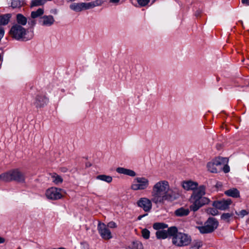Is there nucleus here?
<instances>
[{"label":"nucleus","mask_w":249,"mask_h":249,"mask_svg":"<svg viewBox=\"0 0 249 249\" xmlns=\"http://www.w3.org/2000/svg\"><path fill=\"white\" fill-rule=\"evenodd\" d=\"M232 214L229 213H224L221 216V218L226 221H229V219L232 216Z\"/></svg>","instance_id":"obj_36"},{"label":"nucleus","mask_w":249,"mask_h":249,"mask_svg":"<svg viewBox=\"0 0 249 249\" xmlns=\"http://www.w3.org/2000/svg\"><path fill=\"white\" fill-rule=\"evenodd\" d=\"M120 0H110V2L113 3H118Z\"/></svg>","instance_id":"obj_43"},{"label":"nucleus","mask_w":249,"mask_h":249,"mask_svg":"<svg viewBox=\"0 0 249 249\" xmlns=\"http://www.w3.org/2000/svg\"><path fill=\"white\" fill-rule=\"evenodd\" d=\"M152 197L151 199L144 197L140 198L137 203L138 206L142 208L144 212H148L152 209Z\"/></svg>","instance_id":"obj_11"},{"label":"nucleus","mask_w":249,"mask_h":249,"mask_svg":"<svg viewBox=\"0 0 249 249\" xmlns=\"http://www.w3.org/2000/svg\"><path fill=\"white\" fill-rule=\"evenodd\" d=\"M227 163L228 162L222 164V171H223V172L225 173H227L230 171V167L227 164Z\"/></svg>","instance_id":"obj_38"},{"label":"nucleus","mask_w":249,"mask_h":249,"mask_svg":"<svg viewBox=\"0 0 249 249\" xmlns=\"http://www.w3.org/2000/svg\"><path fill=\"white\" fill-rule=\"evenodd\" d=\"M17 21L18 25H25L27 22V18L21 14L17 15Z\"/></svg>","instance_id":"obj_22"},{"label":"nucleus","mask_w":249,"mask_h":249,"mask_svg":"<svg viewBox=\"0 0 249 249\" xmlns=\"http://www.w3.org/2000/svg\"><path fill=\"white\" fill-rule=\"evenodd\" d=\"M70 0V1H75V0Z\"/></svg>","instance_id":"obj_48"},{"label":"nucleus","mask_w":249,"mask_h":249,"mask_svg":"<svg viewBox=\"0 0 249 249\" xmlns=\"http://www.w3.org/2000/svg\"><path fill=\"white\" fill-rule=\"evenodd\" d=\"M206 194V187L204 185L198 186L197 188L193 191L190 197V201H192L201 196H203Z\"/></svg>","instance_id":"obj_15"},{"label":"nucleus","mask_w":249,"mask_h":249,"mask_svg":"<svg viewBox=\"0 0 249 249\" xmlns=\"http://www.w3.org/2000/svg\"><path fill=\"white\" fill-rule=\"evenodd\" d=\"M65 249L64 248H58V249Z\"/></svg>","instance_id":"obj_47"},{"label":"nucleus","mask_w":249,"mask_h":249,"mask_svg":"<svg viewBox=\"0 0 249 249\" xmlns=\"http://www.w3.org/2000/svg\"><path fill=\"white\" fill-rule=\"evenodd\" d=\"M53 182L55 184L61 183L63 182V178L56 173H53L50 174Z\"/></svg>","instance_id":"obj_25"},{"label":"nucleus","mask_w":249,"mask_h":249,"mask_svg":"<svg viewBox=\"0 0 249 249\" xmlns=\"http://www.w3.org/2000/svg\"><path fill=\"white\" fill-rule=\"evenodd\" d=\"M31 24L32 25H35V21H34V20L31 21Z\"/></svg>","instance_id":"obj_45"},{"label":"nucleus","mask_w":249,"mask_h":249,"mask_svg":"<svg viewBox=\"0 0 249 249\" xmlns=\"http://www.w3.org/2000/svg\"><path fill=\"white\" fill-rule=\"evenodd\" d=\"M145 215H140L139 217H138V219H141L142 217H143Z\"/></svg>","instance_id":"obj_46"},{"label":"nucleus","mask_w":249,"mask_h":249,"mask_svg":"<svg viewBox=\"0 0 249 249\" xmlns=\"http://www.w3.org/2000/svg\"><path fill=\"white\" fill-rule=\"evenodd\" d=\"M218 222L215 218H209L205 222L204 226L198 227L199 231L202 233H207L213 231L217 228Z\"/></svg>","instance_id":"obj_6"},{"label":"nucleus","mask_w":249,"mask_h":249,"mask_svg":"<svg viewBox=\"0 0 249 249\" xmlns=\"http://www.w3.org/2000/svg\"><path fill=\"white\" fill-rule=\"evenodd\" d=\"M248 221H249V218L248 219Z\"/></svg>","instance_id":"obj_49"},{"label":"nucleus","mask_w":249,"mask_h":249,"mask_svg":"<svg viewBox=\"0 0 249 249\" xmlns=\"http://www.w3.org/2000/svg\"><path fill=\"white\" fill-rule=\"evenodd\" d=\"M70 8L76 12L89 9L88 2L73 3L70 5Z\"/></svg>","instance_id":"obj_16"},{"label":"nucleus","mask_w":249,"mask_h":249,"mask_svg":"<svg viewBox=\"0 0 249 249\" xmlns=\"http://www.w3.org/2000/svg\"><path fill=\"white\" fill-rule=\"evenodd\" d=\"M48 99L42 94H37L34 99L33 104L37 108L42 107L47 105Z\"/></svg>","instance_id":"obj_12"},{"label":"nucleus","mask_w":249,"mask_h":249,"mask_svg":"<svg viewBox=\"0 0 249 249\" xmlns=\"http://www.w3.org/2000/svg\"><path fill=\"white\" fill-rule=\"evenodd\" d=\"M62 191L61 189L56 187H52L46 191V196L50 199H59L63 197V195L61 193Z\"/></svg>","instance_id":"obj_9"},{"label":"nucleus","mask_w":249,"mask_h":249,"mask_svg":"<svg viewBox=\"0 0 249 249\" xmlns=\"http://www.w3.org/2000/svg\"><path fill=\"white\" fill-rule=\"evenodd\" d=\"M202 245V242L200 241H196L193 243L190 249H199Z\"/></svg>","instance_id":"obj_34"},{"label":"nucleus","mask_w":249,"mask_h":249,"mask_svg":"<svg viewBox=\"0 0 249 249\" xmlns=\"http://www.w3.org/2000/svg\"><path fill=\"white\" fill-rule=\"evenodd\" d=\"M172 242L174 245L178 247L187 246L191 242V238L187 235L179 232L173 237Z\"/></svg>","instance_id":"obj_7"},{"label":"nucleus","mask_w":249,"mask_h":249,"mask_svg":"<svg viewBox=\"0 0 249 249\" xmlns=\"http://www.w3.org/2000/svg\"><path fill=\"white\" fill-rule=\"evenodd\" d=\"M97 229L103 239L108 240L112 238L111 231L104 223L99 222L98 224Z\"/></svg>","instance_id":"obj_10"},{"label":"nucleus","mask_w":249,"mask_h":249,"mask_svg":"<svg viewBox=\"0 0 249 249\" xmlns=\"http://www.w3.org/2000/svg\"><path fill=\"white\" fill-rule=\"evenodd\" d=\"M96 179L105 181L107 183H110L112 181V178L110 176L106 175H100L96 177Z\"/></svg>","instance_id":"obj_24"},{"label":"nucleus","mask_w":249,"mask_h":249,"mask_svg":"<svg viewBox=\"0 0 249 249\" xmlns=\"http://www.w3.org/2000/svg\"><path fill=\"white\" fill-rule=\"evenodd\" d=\"M231 199L226 200L223 199L221 201H215L213 202V206L216 209L220 210H225L229 208V206L231 204Z\"/></svg>","instance_id":"obj_13"},{"label":"nucleus","mask_w":249,"mask_h":249,"mask_svg":"<svg viewBox=\"0 0 249 249\" xmlns=\"http://www.w3.org/2000/svg\"><path fill=\"white\" fill-rule=\"evenodd\" d=\"M149 180L145 177L135 178L131 184V189L133 191L144 190L149 186Z\"/></svg>","instance_id":"obj_5"},{"label":"nucleus","mask_w":249,"mask_h":249,"mask_svg":"<svg viewBox=\"0 0 249 249\" xmlns=\"http://www.w3.org/2000/svg\"><path fill=\"white\" fill-rule=\"evenodd\" d=\"M44 13V9L39 8L36 11H32L31 13V17L32 18H37L42 16Z\"/></svg>","instance_id":"obj_23"},{"label":"nucleus","mask_w":249,"mask_h":249,"mask_svg":"<svg viewBox=\"0 0 249 249\" xmlns=\"http://www.w3.org/2000/svg\"><path fill=\"white\" fill-rule=\"evenodd\" d=\"M190 211L188 209L183 207L180 208L175 211V214L177 216H184L189 214Z\"/></svg>","instance_id":"obj_20"},{"label":"nucleus","mask_w":249,"mask_h":249,"mask_svg":"<svg viewBox=\"0 0 249 249\" xmlns=\"http://www.w3.org/2000/svg\"><path fill=\"white\" fill-rule=\"evenodd\" d=\"M2 60H3V59H2V55L1 54V51L0 50V62L2 61Z\"/></svg>","instance_id":"obj_44"},{"label":"nucleus","mask_w":249,"mask_h":249,"mask_svg":"<svg viewBox=\"0 0 249 249\" xmlns=\"http://www.w3.org/2000/svg\"><path fill=\"white\" fill-rule=\"evenodd\" d=\"M128 249H143V246L138 241H134L128 246Z\"/></svg>","instance_id":"obj_26"},{"label":"nucleus","mask_w":249,"mask_h":249,"mask_svg":"<svg viewBox=\"0 0 249 249\" xmlns=\"http://www.w3.org/2000/svg\"><path fill=\"white\" fill-rule=\"evenodd\" d=\"M11 14H6L0 16V25H7L11 18Z\"/></svg>","instance_id":"obj_21"},{"label":"nucleus","mask_w":249,"mask_h":249,"mask_svg":"<svg viewBox=\"0 0 249 249\" xmlns=\"http://www.w3.org/2000/svg\"><path fill=\"white\" fill-rule=\"evenodd\" d=\"M156 0H137L138 3L141 6H145L150 2H151V4H152Z\"/></svg>","instance_id":"obj_33"},{"label":"nucleus","mask_w":249,"mask_h":249,"mask_svg":"<svg viewBox=\"0 0 249 249\" xmlns=\"http://www.w3.org/2000/svg\"><path fill=\"white\" fill-rule=\"evenodd\" d=\"M24 4V0H12L11 6L13 8H18Z\"/></svg>","instance_id":"obj_29"},{"label":"nucleus","mask_w":249,"mask_h":249,"mask_svg":"<svg viewBox=\"0 0 249 249\" xmlns=\"http://www.w3.org/2000/svg\"><path fill=\"white\" fill-rule=\"evenodd\" d=\"M54 19L53 16H43L40 18L39 23L42 26L49 27L54 22Z\"/></svg>","instance_id":"obj_17"},{"label":"nucleus","mask_w":249,"mask_h":249,"mask_svg":"<svg viewBox=\"0 0 249 249\" xmlns=\"http://www.w3.org/2000/svg\"><path fill=\"white\" fill-rule=\"evenodd\" d=\"M210 202L209 198L202 196L191 201L192 204L190 205V208L191 211L196 212L202 206L208 204Z\"/></svg>","instance_id":"obj_8"},{"label":"nucleus","mask_w":249,"mask_h":249,"mask_svg":"<svg viewBox=\"0 0 249 249\" xmlns=\"http://www.w3.org/2000/svg\"><path fill=\"white\" fill-rule=\"evenodd\" d=\"M153 227L156 230L160 231L167 228L168 225L164 223L157 222L153 224Z\"/></svg>","instance_id":"obj_28"},{"label":"nucleus","mask_w":249,"mask_h":249,"mask_svg":"<svg viewBox=\"0 0 249 249\" xmlns=\"http://www.w3.org/2000/svg\"><path fill=\"white\" fill-rule=\"evenodd\" d=\"M103 3V1L102 0H96L93 1L88 2L89 8L91 9L96 6H99L101 5Z\"/></svg>","instance_id":"obj_32"},{"label":"nucleus","mask_w":249,"mask_h":249,"mask_svg":"<svg viewBox=\"0 0 249 249\" xmlns=\"http://www.w3.org/2000/svg\"><path fill=\"white\" fill-rule=\"evenodd\" d=\"M0 179L5 182L15 181L19 183H24L25 175L19 169H13L0 174Z\"/></svg>","instance_id":"obj_3"},{"label":"nucleus","mask_w":249,"mask_h":249,"mask_svg":"<svg viewBox=\"0 0 249 249\" xmlns=\"http://www.w3.org/2000/svg\"><path fill=\"white\" fill-rule=\"evenodd\" d=\"M217 209H216V208H209L207 210V213L209 214L213 215H216L218 214V212Z\"/></svg>","instance_id":"obj_37"},{"label":"nucleus","mask_w":249,"mask_h":249,"mask_svg":"<svg viewBox=\"0 0 249 249\" xmlns=\"http://www.w3.org/2000/svg\"><path fill=\"white\" fill-rule=\"evenodd\" d=\"M11 36L18 40L26 41L31 40L34 36L32 31H26L22 26L14 25L10 31Z\"/></svg>","instance_id":"obj_2"},{"label":"nucleus","mask_w":249,"mask_h":249,"mask_svg":"<svg viewBox=\"0 0 249 249\" xmlns=\"http://www.w3.org/2000/svg\"><path fill=\"white\" fill-rule=\"evenodd\" d=\"M225 194L228 196L234 198H238L240 197V192L236 189L232 188L225 191Z\"/></svg>","instance_id":"obj_19"},{"label":"nucleus","mask_w":249,"mask_h":249,"mask_svg":"<svg viewBox=\"0 0 249 249\" xmlns=\"http://www.w3.org/2000/svg\"><path fill=\"white\" fill-rule=\"evenodd\" d=\"M156 235L157 238L159 239H165L168 237L167 231L164 230L157 231Z\"/></svg>","instance_id":"obj_27"},{"label":"nucleus","mask_w":249,"mask_h":249,"mask_svg":"<svg viewBox=\"0 0 249 249\" xmlns=\"http://www.w3.org/2000/svg\"><path fill=\"white\" fill-rule=\"evenodd\" d=\"M107 227L110 228H116L117 227V224L113 221H111L107 224Z\"/></svg>","instance_id":"obj_40"},{"label":"nucleus","mask_w":249,"mask_h":249,"mask_svg":"<svg viewBox=\"0 0 249 249\" xmlns=\"http://www.w3.org/2000/svg\"><path fill=\"white\" fill-rule=\"evenodd\" d=\"M46 0H32L31 2V7L39 6L44 4L46 2Z\"/></svg>","instance_id":"obj_31"},{"label":"nucleus","mask_w":249,"mask_h":249,"mask_svg":"<svg viewBox=\"0 0 249 249\" xmlns=\"http://www.w3.org/2000/svg\"><path fill=\"white\" fill-rule=\"evenodd\" d=\"M5 240L4 238L0 236V244L3 243Z\"/></svg>","instance_id":"obj_42"},{"label":"nucleus","mask_w":249,"mask_h":249,"mask_svg":"<svg viewBox=\"0 0 249 249\" xmlns=\"http://www.w3.org/2000/svg\"><path fill=\"white\" fill-rule=\"evenodd\" d=\"M142 234L144 238L147 239L149 238L150 231L147 229H144L142 231Z\"/></svg>","instance_id":"obj_35"},{"label":"nucleus","mask_w":249,"mask_h":249,"mask_svg":"<svg viewBox=\"0 0 249 249\" xmlns=\"http://www.w3.org/2000/svg\"><path fill=\"white\" fill-rule=\"evenodd\" d=\"M117 173L121 174H124L130 177H135L136 175V173L132 170L124 168L123 167H118L116 169Z\"/></svg>","instance_id":"obj_18"},{"label":"nucleus","mask_w":249,"mask_h":249,"mask_svg":"<svg viewBox=\"0 0 249 249\" xmlns=\"http://www.w3.org/2000/svg\"><path fill=\"white\" fill-rule=\"evenodd\" d=\"M167 231V235L168 236L174 237L176 234H178V229L176 227H171L168 229Z\"/></svg>","instance_id":"obj_30"},{"label":"nucleus","mask_w":249,"mask_h":249,"mask_svg":"<svg viewBox=\"0 0 249 249\" xmlns=\"http://www.w3.org/2000/svg\"><path fill=\"white\" fill-rule=\"evenodd\" d=\"M198 186L197 182L191 180H184L181 182V187L186 191H194Z\"/></svg>","instance_id":"obj_14"},{"label":"nucleus","mask_w":249,"mask_h":249,"mask_svg":"<svg viewBox=\"0 0 249 249\" xmlns=\"http://www.w3.org/2000/svg\"><path fill=\"white\" fill-rule=\"evenodd\" d=\"M151 196L152 202L155 204H164L165 201L176 199L178 196L175 190L170 187L169 182L165 179L155 182L151 189Z\"/></svg>","instance_id":"obj_1"},{"label":"nucleus","mask_w":249,"mask_h":249,"mask_svg":"<svg viewBox=\"0 0 249 249\" xmlns=\"http://www.w3.org/2000/svg\"><path fill=\"white\" fill-rule=\"evenodd\" d=\"M242 2L244 4H249V0H242Z\"/></svg>","instance_id":"obj_41"},{"label":"nucleus","mask_w":249,"mask_h":249,"mask_svg":"<svg viewBox=\"0 0 249 249\" xmlns=\"http://www.w3.org/2000/svg\"><path fill=\"white\" fill-rule=\"evenodd\" d=\"M236 214L237 215L240 216L241 217H243L245 215H247L248 214V212L245 210H242L241 211H240L239 213L236 212Z\"/></svg>","instance_id":"obj_39"},{"label":"nucleus","mask_w":249,"mask_h":249,"mask_svg":"<svg viewBox=\"0 0 249 249\" xmlns=\"http://www.w3.org/2000/svg\"><path fill=\"white\" fill-rule=\"evenodd\" d=\"M228 162L226 158L217 157L208 162L207 164L208 170L213 173H216L222 171V164Z\"/></svg>","instance_id":"obj_4"}]
</instances>
